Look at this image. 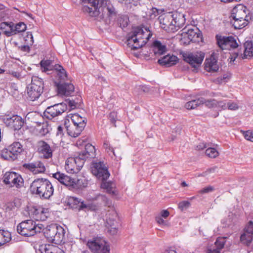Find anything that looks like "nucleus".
I'll list each match as a JSON object with an SVG mask.
<instances>
[{"mask_svg":"<svg viewBox=\"0 0 253 253\" xmlns=\"http://www.w3.org/2000/svg\"><path fill=\"white\" fill-rule=\"evenodd\" d=\"M83 4L82 10L84 12L88 13L89 16L96 17L99 14V8L104 7L107 11L109 17L116 15L114 7L109 0H81Z\"/></svg>","mask_w":253,"mask_h":253,"instance_id":"1","label":"nucleus"},{"mask_svg":"<svg viewBox=\"0 0 253 253\" xmlns=\"http://www.w3.org/2000/svg\"><path fill=\"white\" fill-rule=\"evenodd\" d=\"M150 31L146 29L137 27L133 29L127 36V45L131 49L135 50L144 46L152 37Z\"/></svg>","mask_w":253,"mask_h":253,"instance_id":"2","label":"nucleus"},{"mask_svg":"<svg viewBox=\"0 0 253 253\" xmlns=\"http://www.w3.org/2000/svg\"><path fill=\"white\" fill-rule=\"evenodd\" d=\"M30 189L32 193L44 199H49L53 193V187L51 182L45 178H37L31 184Z\"/></svg>","mask_w":253,"mask_h":253,"instance_id":"3","label":"nucleus"},{"mask_svg":"<svg viewBox=\"0 0 253 253\" xmlns=\"http://www.w3.org/2000/svg\"><path fill=\"white\" fill-rule=\"evenodd\" d=\"M44 225L37 224L33 220H26L20 223L17 226V232L24 236L31 237L42 232Z\"/></svg>","mask_w":253,"mask_h":253,"instance_id":"4","label":"nucleus"},{"mask_svg":"<svg viewBox=\"0 0 253 253\" xmlns=\"http://www.w3.org/2000/svg\"><path fill=\"white\" fill-rule=\"evenodd\" d=\"M43 90V81L42 79L37 76L32 77L31 83L27 86L28 99L34 101L38 99Z\"/></svg>","mask_w":253,"mask_h":253,"instance_id":"5","label":"nucleus"},{"mask_svg":"<svg viewBox=\"0 0 253 253\" xmlns=\"http://www.w3.org/2000/svg\"><path fill=\"white\" fill-rule=\"evenodd\" d=\"M64 231L61 226L53 224L47 226L42 231L49 242L58 244L62 242L64 238Z\"/></svg>","mask_w":253,"mask_h":253,"instance_id":"6","label":"nucleus"},{"mask_svg":"<svg viewBox=\"0 0 253 253\" xmlns=\"http://www.w3.org/2000/svg\"><path fill=\"white\" fill-rule=\"evenodd\" d=\"M181 42L183 44H188L191 42H199L202 39V33L196 28L182 29Z\"/></svg>","mask_w":253,"mask_h":253,"instance_id":"7","label":"nucleus"},{"mask_svg":"<svg viewBox=\"0 0 253 253\" xmlns=\"http://www.w3.org/2000/svg\"><path fill=\"white\" fill-rule=\"evenodd\" d=\"M65 203L67 205L72 209H76L79 207V210L85 211H96L97 209V206L92 202H82L74 197H69L67 198Z\"/></svg>","mask_w":253,"mask_h":253,"instance_id":"8","label":"nucleus"},{"mask_svg":"<svg viewBox=\"0 0 253 253\" xmlns=\"http://www.w3.org/2000/svg\"><path fill=\"white\" fill-rule=\"evenodd\" d=\"M216 42L218 47L222 50H231L238 47L237 38L233 36H216Z\"/></svg>","mask_w":253,"mask_h":253,"instance_id":"9","label":"nucleus"},{"mask_svg":"<svg viewBox=\"0 0 253 253\" xmlns=\"http://www.w3.org/2000/svg\"><path fill=\"white\" fill-rule=\"evenodd\" d=\"M182 55L184 61L195 69L201 65L205 56V54L202 52H184Z\"/></svg>","mask_w":253,"mask_h":253,"instance_id":"10","label":"nucleus"},{"mask_svg":"<svg viewBox=\"0 0 253 253\" xmlns=\"http://www.w3.org/2000/svg\"><path fill=\"white\" fill-rule=\"evenodd\" d=\"M91 169L92 173L102 181H105L110 176L107 168L102 162H93Z\"/></svg>","mask_w":253,"mask_h":253,"instance_id":"11","label":"nucleus"},{"mask_svg":"<svg viewBox=\"0 0 253 253\" xmlns=\"http://www.w3.org/2000/svg\"><path fill=\"white\" fill-rule=\"evenodd\" d=\"M67 110V105L66 103H56L47 107L43 112V115L48 119L51 120L53 118L61 115Z\"/></svg>","mask_w":253,"mask_h":253,"instance_id":"12","label":"nucleus"},{"mask_svg":"<svg viewBox=\"0 0 253 253\" xmlns=\"http://www.w3.org/2000/svg\"><path fill=\"white\" fill-rule=\"evenodd\" d=\"M3 182L9 187L21 188L24 185V180L21 176L15 172H6L3 175Z\"/></svg>","mask_w":253,"mask_h":253,"instance_id":"13","label":"nucleus"},{"mask_svg":"<svg viewBox=\"0 0 253 253\" xmlns=\"http://www.w3.org/2000/svg\"><path fill=\"white\" fill-rule=\"evenodd\" d=\"M159 21L161 28L168 33L176 32V26L174 24L173 14L164 13L159 16Z\"/></svg>","mask_w":253,"mask_h":253,"instance_id":"14","label":"nucleus"},{"mask_svg":"<svg viewBox=\"0 0 253 253\" xmlns=\"http://www.w3.org/2000/svg\"><path fill=\"white\" fill-rule=\"evenodd\" d=\"M84 165L83 158L78 155L75 157L67 159L65 163V169L68 172L74 173L78 172Z\"/></svg>","mask_w":253,"mask_h":253,"instance_id":"15","label":"nucleus"},{"mask_svg":"<svg viewBox=\"0 0 253 253\" xmlns=\"http://www.w3.org/2000/svg\"><path fill=\"white\" fill-rule=\"evenodd\" d=\"M253 240V222L249 221L245 226L240 236L242 243L249 246Z\"/></svg>","mask_w":253,"mask_h":253,"instance_id":"16","label":"nucleus"},{"mask_svg":"<svg viewBox=\"0 0 253 253\" xmlns=\"http://www.w3.org/2000/svg\"><path fill=\"white\" fill-rule=\"evenodd\" d=\"M2 121L6 126L14 130L20 129L24 124L23 120L18 115H14L12 117L4 116L2 118Z\"/></svg>","mask_w":253,"mask_h":253,"instance_id":"17","label":"nucleus"},{"mask_svg":"<svg viewBox=\"0 0 253 253\" xmlns=\"http://www.w3.org/2000/svg\"><path fill=\"white\" fill-rule=\"evenodd\" d=\"M248 11L246 6L242 4H238L232 10L231 17L233 19H249L247 15Z\"/></svg>","mask_w":253,"mask_h":253,"instance_id":"18","label":"nucleus"},{"mask_svg":"<svg viewBox=\"0 0 253 253\" xmlns=\"http://www.w3.org/2000/svg\"><path fill=\"white\" fill-rule=\"evenodd\" d=\"M107 243L101 238H95L88 241L87 246L92 253L96 252L97 250L108 245Z\"/></svg>","mask_w":253,"mask_h":253,"instance_id":"19","label":"nucleus"},{"mask_svg":"<svg viewBox=\"0 0 253 253\" xmlns=\"http://www.w3.org/2000/svg\"><path fill=\"white\" fill-rule=\"evenodd\" d=\"M107 243L101 238H95L88 241L87 246L92 253L96 252L97 250L108 245Z\"/></svg>","mask_w":253,"mask_h":253,"instance_id":"20","label":"nucleus"},{"mask_svg":"<svg viewBox=\"0 0 253 253\" xmlns=\"http://www.w3.org/2000/svg\"><path fill=\"white\" fill-rule=\"evenodd\" d=\"M23 167L29 170L34 174L42 173L45 170L44 164L40 161L24 164Z\"/></svg>","mask_w":253,"mask_h":253,"instance_id":"21","label":"nucleus"},{"mask_svg":"<svg viewBox=\"0 0 253 253\" xmlns=\"http://www.w3.org/2000/svg\"><path fill=\"white\" fill-rule=\"evenodd\" d=\"M58 89V92L61 95H71L74 91V86L73 84L67 83H56Z\"/></svg>","mask_w":253,"mask_h":253,"instance_id":"22","label":"nucleus"},{"mask_svg":"<svg viewBox=\"0 0 253 253\" xmlns=\"http://www.w3.org/2000/svg\"><path fill=\"white\" fill-rule=\"evenodd\" d=\"M178 60V59L177 56L170 54H168L159 59L158 62L162 66L170 67L175 65L177 63Z\"/></svg>","mask_w":253,"mask_h":253,"instance_id":"23","label":"nucleus"},{"mask_svg":"<svg viewBox=\"0 0 253 253\" xmlns=\"http://www.w3.org/2000/svg\"><path fill=\"white\" fill-rule=\"evenodd\" d=\"M79 157L83 158V162L88 159L93 158L95 157V147L90 144H87L85 146V150L79 153Z\"/></svg>","mask_w":253,"mask_h":253,"instance_id":"24","label":"nucleus"},{"mask_svg":"<svg viewBox=\"0 0 253 253\" xmlns=\"http://www.w3.org/2000/svg\"><path fill=\"white\" fill-rule=\"evenodd\" d=\"M53 177L58 180L61 184L71 188L74 183L73 178L60 172H57L53 174Z\"/></svg>","mask_w":253,"mask_h":253,"instance_id":"25","label":"nucleus"},{"mask_svg":"<svg viewBox=\"0 0 253 253\" xmlns=\"http://www.w3.org/2000/svg\"><path fill=\"white\" fill-rule=\"evenodd\" d=\"M38 151L46 158H50L52 156V151L50 146L43 141L38 142Z\"/></svg>","mask_w":253,"mask_h":253,"instance_id":"26","label":"nucleus"},{"mask_svg":"<svg viewBox=\"0 0 253 253\" xmlns=\"http://www.w3.org/2000/svg\"><path fill=\"white\" fill-rule=\"evenodd\" d=\"M152 49L154 55L156 56L162 55L167 51L166 44L157 40L153 42Z\"/></svg>","mask_w":253,"mask_h":253,"instance_id":"27","label":"nucleus"},{"mask_svg":"<svg viewBox=\"0 0 253 253\" xmlns=\"http://www.w3.org/2000/svg\"><path fill=\"white\" fill-rule=\"evenodd\" d=\"M56 76L57 80L59 81V83L64 81L67 78V74L63 67L59 64L54 65V70L51 72V74Z\"/></svg>","mask_w":253,"mask_h":253,"instance_id":"28","label":"nucleus"},{"mask_svg":"<svg viewBox=\"0 0 253 253\" xmlns=\"http://www.w3.org/2000/svg\"><path fill=\"white\" fill-rule=\"evenodd\" d=\"M109 210L107 211L106 215V223L108 226H113L117 224L116 219L117 218V213L113 207L108 206Z\"/></svg>","mask_w":253,"mask_h":253,"instance_id":"29","label":"nucleus"},{"mask_svg":"<svg viewBox=\"0 0 253 253\" xmlns=\"http://www.w3.org/2000/svg\"><path fill=\"white\" fill-rule=\"evenodd\" d=\"M219 67L217 60L211 56L210 58L206 59L205 62V69L209 72H215L217 71Z\"/></svg>","mask_w":253,"mask_h":253,"instance_id":"30","label":"nucleus"},{"mask_svg":"<svg viewBox=\"0 0 253 253\" xmlns=\"http://www.w3.org/2000/svg\"><path fill=\"white\" fill-rule=\"evenodd\" d=\"M49 216L47 209L42 208L35 209L33 211V217L37 221H45Z\"/></svg>","mask_w":253,"mask_h":253,"instance_id":"31","label":"nucleus"},{"mask_svg":"<svg viewBox=\"0 0 253 253\" xmlns=\"http://www.w3.org/2000/svg\"><path fill=\"white\" fill-rule=\"evenodd\" d=\"M40 253H65V252L56 246L46 244L40 247Z\"/></svg>","mask_w":253,"mask_h":253,"instance_id":"32","label":"nucleus"},{"mask_svg":"<svg viewBox=\"0 0 253 253\" xmlns=\"http://www.w3.org/2000/svg\"><path fill=\"white\" fill-rule=\"evenodd\" d=\"M225 242V238L218 237L214 243L215 247L208 250L209 253H221L220 251L224 248Z\"/></svg>","mask_w":253,"mask_h":253,"instance_id":"33","label":"nucleus"},{"mask_svg":"<svg viewBox=\"0 0 253 253\" xmlns=\"http://www.w3.org/2000/svg\"><path fill=\"white\" fill-rule=\"evenodd\" d=\"M66 129L69 135L73 137H78L84 129L82 126H78L73 124L67 126Z\"/></svg>","mask_w":253,"mask_h":253,"instance_id":"34","label":"nucleus"},{"mask_svg":"<svg viewBox=\"0 0 253 253\" xmlns=\"http://www.w3.org/2000/svg\"><path fill=\"white\" fill-rule=\"evenodd\" d=\"M41 69L42 72L47 73V74H51V72L54 70L53 62L51 60H42L40 62Z\"/></svg>","mask_w":253,"mask_h":253,"instance_id":"35","label":"nucleus"},{"mask_svg":"<svg viewBox=\"0 0 253 253\" xmlns=\"http://www.w3.org/2000/svg\"><path fill=\"white\" fill-rule=\"evenodd\" d=\"M244 51L242 56L243 59H251L253 57V46L251 41H247L244 43Z\"/></svg>","mask_w":253,"mask_h":253,"instance_id":"36","label":"nucleus"},{"mask_svg":"<svg viewBox=\"0 0 253 253\" xmlns=\"http://www.w3.org/2000/svg\"><path fill=\"white\" fill-rule=\"evenodd\" d=\"M37 130L38 131L39 135L41 136H45L49 133L50 126L47 122H37Z\"/></svg>","mask_w":253,"mask_h":253,"instance_id":"37","label":"nucleus"},{"mask_svg":"<svg viewBox=\"0 0 253 253\" xmlns=\"http://www.w3.org/2000/svg\"><path fill=\"white\" fill-rule=\"evenodd\" d=\"M174 24L176 26V31L182 27L185 22V18L184 14L180 13L173 14Z\"/></svg>","mask_w":253,"mask_h":253,"instance_id":"38","label":"nucleus"},{"mask_svg":"<svg viewBox=\"0 0 253 253\" xmlns=\"http://www.w3.org/2000/svg\"><path fill=\"white\" fill-rule=\"evenodd\" d=\"M72 124L78 126H82L84 129L86 125L85 118H83L78 114H75L71 118Z\"/></svg>","mask_w":253,"mask_h":253,"instance_id":"39","label":"nucleus"},{"mask_svg":"<svg viewBox=\"0 0 253 253\" xmlns=\"http://www.w3.org/2000/svg\"><path fill=\"white\" fill-rule=\"evenodd\" d=\"M10 150L13 152V158H17L18 155L23 151L22 145L18 142H14L9 146Z\"/></svg>","mask_w":253,"mask_h":253,"instance_id":"40","label":"nucleus"},{"mask_svg":"<svg viewBox=\"0 0 253 253\" xmlns=\"http://www.w3.org/2000/svg\"><path fill=\"white\" fill-rule=\"evenodd\" d=\"M12 25H13V23H7L6 22H3L0 24L1 28L5 29L6 27L8 28V29L4 31V34L7 37H10L16 34Z\"/></svg>","mask_w":253,"mask_h":253,"instance_id":"41","label":"nucleus"},{"mask_svg":"<svg viewBox=\"0 0 253 253\" xmlns=\"http://www.w3.org/2000/svg\"><path fill=\"white\" fill-rule=\"evenodd\" d=\"M248 21L247 19H233L231 23L235 29H241L247 25Z\"/></svg>","mask_w":253,"mask_h":253,"instance_id":"42","label":"nucleus"},{"mask_svg":"<svg viewBox=\"0 0 253 253\" xmlns=\"http://www.w3.org/2000/svg\"><path fill=\"white\" fill-rule=\"evenodd\" d=\"M11 240L10 233L3 230H0V247L8 242Z\"/></svg>","mask_w":253,"mask_h":253,"instance_id":"43","label":"nucleus"},{"mask_svg":"<svg viewBox=\"0 0 253 253\" xmlns=\"http://www.w3.org/2000/svg\"><path fill=\"white\" fill-rule=\"evenodd\" d=\"M73 182L71 188L74 189H81L86 187L87 185V181L84 178L77 180L73 178Z\"/></svg>","mask_w":253,"mask_h":253,"instance_id":"44","label":"nucleus"},{"mask_svg":"<svg viewBox=\"0 0 253 253\" xmlns=\"http://www.w3.org/2000/svg\"><path fill=\"white\" fill-rule=\"evenodd\" d=\"M201 102H202V100H201V97H200L197 99L187 102L185 104V107L188 110L194 109L201 105Z\"/></svg>","mask_w":253,"mask_h":253,"instance_id":"45","label":"nucleus"},{"mask_svg":"<svg viewBox=\"0 0 253 253\" xmlns=\"http://www.w3.org/2000/svg\"><path fill=\"white\" fill-rule=\"evenodd\" d=\"M0 156L4 160L9 161L15 160V158H13V152L10 150L9 147L8 148L4 149L1 151Z\"/></svg>","mask_w":253,"mask_h":253,"instance_id":"46","label":"nucleus"},{"mask_svg":"<svg viewBox=\"0 0 253 253\" xmlns=\"http://www.w3.org/2000/svg\"><path fill=\"white\" fill-rule=\"evenodd\" d=\"M201 100H202V102H201V104H205L206 107L209 108L217 106V100L215 99H206L204 97H201Z\"/></svg>","mask_w":253,"mask_h":253,"instance_id":"47","label":"nucleus"},{"mask_svg":"<svg viewBox=\"0 0 253 253\" xmlns=\"http://www.w3.org/2000/svg\"><path fill=\"white\" fill-rule=\"evenodd\" d=\"M81 103V97L79 96L75 99H69L68 101V103L72 109L79 107Z\"/></svg>","mask_w":253,"mask_h":253,"instance_id":"48","label":"nucleus"},{"mask_svg":"<svg viewBox=\"0 0 253 253\" xmlns=\"http://www.w3.org/2000/svg\"><path fill=\"white\" fill-rule=\"evenodd\" d=\"M129 19L126 15L120 16L118 18V23L122 28L126 27L128 23Z\"/></svg>","mask_w":253,"mask_h":253,"instance_id":"49","label":"nucleus"},{"mask_svg":"<svg viewBox=\"0 0 253 253\" xmlns=\"http://www.w3.org/2000/svg\"><path fill=\"white\" fill-rule=\"evenodd\" d=\"M13 27L14 28V31L16 34L18 33L24 32L26 30V25L23 22H19L16 24L13 23Z\"/></svg>","mask_w":253,"mask_h":253,"instance_id":"50","label":"nucleus"},{"mask_svg":"<svg viewBox=\"0 0 253 253\" xmlns=\"http://www.w3.org/2000/svg\"><path fill=\"white\" fill-rule=\"evenodd\" d=\"M206 154L209 157L215 158L219 155L218 152L213 148H209L206 151Z\"/></svg>","mask_w":253,"mask_h":253,"instance_id":"51","label":"nucleus"},{"mask_svg":"<svg viewBox=\"0 0 253 253\" xmlns=\"http://www.w3.org/2000/svg\"><path fill=\"white\" fill-rule=\"evenodd\" d=\"M190 205L191 204L189 202L187 201H183L178 204V207L181 211H183L186 210Z\"/></svg>","mask_w":253,"mask_h":253,"instance_id":"52","label":"nucleus"},{"mask_svg":"<svg viewBox=\"0 0 253 253\" xmlns=\"http://www.w3.org/2000/svg\"><path fill=\"white\" fill-rule=\"evenodd\" d=\"M214 190V188L212 186H208L204 188L203 189L199 190L198 191V193L199 194H204L206 193H209L210 192H211L213 191Z\"/></svg>","mask_w":253,"mask_h":253,"instance_id":"53","label":"nucleus"},{"mask_svg":"<svg viewBox=\"0 0 253 253\" xmlns=\"http://www.w3.org/2000/svg\"><path fill=\"white\" fill-rule=\"evenodd\" d=\"M117 113L115 112H111L110 113V114H109V119L110 122L115 126H116L115 123H116V120H117Z\"/></svg>","mask_w":253,"mask_h":253,"instance_id":"54","label":"nucleus"},{"mask_svg":"<svg viewBox=\"0 0 253 253\" xmlns=\"http://www.w3.org/2000/svg\"><path fill=\"white\" fill-rule=\"evenodd\" d=\"M102 181L103 182L101 183V187L106 189L109 192H110L113 184L110 182H106L105 181Z\"/></svg>","mask_w":253,"mask_h":253,"instance_id":"55","label":"nucleus"},{"mask_svg":"<svg viewBox=\"0 0 253 253\" xmlns=\"http://www.w3.org/2000/svg\"><path fill=\"white\" fill-rule=\"evenodd\" d=\"M159 14V10L156 8H152L150 11L149 16L151 19H154Z\"/></svg>","mask_w":253,"mask_h":253,"instance_id":"56","label":"nucleus"},{"mask_svg":"<svg viewBox=\"0 0 253 253\" xmlns=\"http://www.w3.org/2000/svg\"><path fill=\"white\" fill-rule=\"evenodd\" d=\"M244 137L248 140L253 142V132L251 131H247L244 132Z\"/></svg>","mask_w":253,"mask_h":253,"instance_id":"57","label":"nucleus"},{"mask_svg":"<svg viewBox=\"0 0 253 253\" xmlns=\"http://www.w3.org/2000/svg\"><path fill=\"white\" fill-rule=\"evenodd\" d=\"M227 108L231 110H236L239 108V106L237 103L230 101L227 103Z\"/></svg>","mask_w":253,"mask_h":253,"instance_id":"58","label":"nucleus"},{"mask_svg":"<svg viewBox=\"0 0 253 253\" xmlns=\"http://www.w3.org/2000/svg\"><path fill=\"white\" fill-rule=\"evenodd\" d=\"M216 169V167H213L212 168L209 169L203 172L202 173L198 175V176H203V177L206 176L209 173H210L211 172H214V171Z\"/></svg>","mask_w":253,"mask_h":253,"instance_id":"59","label":"nucleus"},{"mask_svg":"<svg viewBox=\"0 0 253 253\" xmlns=\"http://www.w3.org/2000/svg\"><path fill=\"white\" fill-rule=\"evenodd\" d=\"M108 232L111 234V235H115L118 232V228L117 227V224H115V226H108Z\"/></svg>","mask_w":253,"mask_h":253,"instance_id":"60","label":"nucleus"},{"mask_svg":"<svg viewBox=\"0 0 253 253\" xmlns=\"http://www.w3.org/2000/svg\"><path fill=\"white\" fill-rule=\"evenodd\" d=\"M93 253H110L109 246L108 245H106Z\"/></svg>","mask_w":253,"mask_h":253,"instance_id":"61","label":"nucleus"},{"mask_svg":"<svg viewBox=\"0 0 253 253\" xmlns=\"http://www.w3.org/2000/svg\"><path fill=\"white\" fill-rule=\"evenodd\" d=\"M216 107L220 108L222 110H225L227 109V104H226L225 102L222 101H217V106Z\"/></svg>","mask_w":253,"mask_h":253,"instance_id":"62","label":"nucleus"},{"mask_svg":"<svg viewBox=\"0 0 253 253\" xmlns=\"http://www.w3.org/2000/svg\"><path fill=\"white\" fill-rule=\"evenodd\" d=\"M206 148H207L206 144H205L204 143H203V142L200 143L196 146V149L198 150H202Z\"/></svg>","mask_w":253,"mask_h":253,"instance_id":"63","label":"nucleus"},{"mask_svg":"<svg viewBox=\"0 0 253 253\" xmlns=\"http://www.w3.org/2000/svg\"><path fill=\"white\" fill-rule=\"evenodd\" d=\"M19 48L20 49L21 51L24 52H28L30 50V47L27 45H22L21 46H19Z\"/></svg>","mask_w":253,"mask_h":253,"instance_id":"64","label":"nucleus"}]
</instances>
